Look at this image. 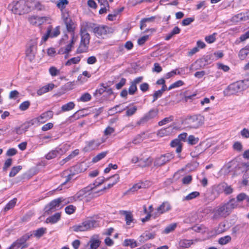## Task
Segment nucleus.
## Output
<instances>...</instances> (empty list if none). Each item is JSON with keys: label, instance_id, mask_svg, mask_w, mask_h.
<instances>
[{"label": "nucleus", "instance_id": "4468645a", "mask_svg": "<svg viewBox=\"0 0 249 249\" xmlns=\"http://www.w3.org/2000/svg\"><path fill=\"white\" fill-rule=\"evenodd\" d=\"M53 111L51 110L47 111L46 112H45L43 113H42L39 116H38L37 118H35V119L33 120L32 121L31 124L33 125L34 124V122H36V121L40 123H44L49 119H50L53 118Z\"/></svg>", "mask_w": 249, "mask_h": 249}, {"label": "nucleus", "instance_id": "9d476101", "mask_svg": "<svg viewBox=\"0 0 249 249\" xmlns=\"http://www.w3.org/2000/svg\"><path fill=\"white\" fill-rule=\"evenodd\" d=\"M158 114V110L157 109H151L137 122V124L141 125L152 120L157 116Z\"/></svg>", "mask_w": 249, "mask_h": 249}, {"label": "nucleus", "instance_id": "13d9d810", "mask_svg": "<svg viewBox=\"0 0 249 249\" xmlns=\"http://www.w3.org/2000/svg\"><path fill=\"white\" fill-rule=\"evenodd\" d=\"M49 72L52 76H55L60 74V71L54 67H51L49 69Z\"/></svg>", "mask_w": 249, "mask_h": 249}, {"label": "nucleus", "instance_id": "680f3d73", "mask_svg": "<svg viewBox=\"0 0 249 249\" xmlns=\"http://www.w3.org/2000/svg\"><path fill=\"white\" fill-rule=\"evenodd\" d=\"M76 208L72 205H70L67 206L65 209V212L69 214L73 213L75 211Z\"/></svg>", "mask_w": 249, "mask_h": 249}, {"label": "nucleus", "instance_id": "412c9836", "mask_svg": "<svg viewBox=\"0 0 249 249\" xmlns=\"http://www.w3.org/2000/svg\"><path fill=\"white\" fill-rule=\"evenodd\" d=\"M54 87L55 85L54 84L52 83H49L38 89L36 92L38 96L42 95V94L52 90Z\"/></svg>", "mask_w": 249, "mask_h": 249}, {"label": "nucleus", "instance_id": "a18cd8bd", "mask_svg": "<svg viewBox=\"0 0 249 249\" xmlns=\"http://www.w3.org/2000/svg\"><path fill=\"white\" fill-rule=\"evenodd\" d=\"M56 3L57 7L62 11L68 4L69 1L68 0H59Z\"/></svg>", "mask_w": 249, "mask_h": 249}, {"label": "nucleus", "instance_id": "c85d7f7f", "mask_svg": "<svg viewBox=\"0 0 249 249\" xmlns=\"http://www.w3.org/2000/svg\"><path fill=\"white\" fill-rule=\"evenodd\" d=\"M147 138V136L144 132L137 135L133 140L132 143L135 144L142 142L143 140Z\"/></svg>", "mask_w": 249, "mask_h": 249}, {"label": "nucleus", "instance_id": "603ef678", "mask_svg": "<svg viewBox=\"0 0 249 249\" xmlns=\"http://www.w3.org/2000/svg\"><path fill=\"white\" fill-rule=\"evenodd\" d=\"M59 156L57 152L56 151V149L54 150H52L50 152H49L46 155V158L47 160H51L52 159H53L57 156Z\"/></svg>", "mask_w": 249, "mask_h": 249}, {"label": "nucleus", "instance_id": "37998d69", "mask_svg": "<svg viewBox=\"0 0 249 249\" xmlns=\"http://www.w3.org/2000/svg\"><path fill=\"white\" fill-rule=\"evenodd\" d=\"M89 244L91 249H97L100 246V241L98 239H91L89 241Z\"/></svg>", "mask_w": 249, "mask_h": 249}, {"label": "nucleus", "instance_id": "ddd939ff", "mask_svg": "<svg viewBox=\"0 0 249 249\" xmlns=\"http://www.w3.org/2000/svg\"><path fill=\"white\" fill-rule=\"evenodd\" d=\"M93 32L97 36H102L112 33L113 29L108 26L102 25L95 27L93 29Z\"/></svg>", "mask_w": 249, "mask_h": 249}, {"label": "nucleus", "instance_id": "5fc2aeb1", "mask_svg": "<svg viewBox=\"0 0 249 249\" xmlns=\"http://www.w3.org/2000/svg\"><path fill=\"white\" fill-rule=\"evenodd\" d=\"M183 84H184V83L182 81L178 80V81L174 83L172 85H171L168 88V90H170L182 86L183 85Z\"/></svg>", "mask_w": 249, "mask_h": 249}, {"label": "nucleus", "instance_id": "6e6552de", "mask_svg": "<svg viewBox=\"0 0 249 249\" xmlns=\"http://www.w3.org/2000/svg\"><path fill=\"white\" fill-rule=\"evenodd\" d=\"M37 49V41L36 39L31 40L27 44L26 50V56L28 59L32 61L35 56Z\"/></svg>", "mask_w": 249, "mask_h": 249}, {"label": "nucleus", "instance_id": "f704fd0d", "mask_svg": "<svg viewBox=\"0 0 249 249\" xmlns=\"http://www.w3.org/2000/svg\"><path fill=\"white\" fill-rule=\"evenodd\" d=\"M228 229V228L225 222H221L216 230V232L217 234H220L226 231Z\"/></svg>", "mask_w": 249, "mask_h": 249}, {"label": "nucleus", "instance_id": "2f4dec72", "mask_svg": "<svg viewBox=\"0 0 249 249\" xmlns=\"http://www.w3.org/2000/svg\"><path fill=\"white\" fill-rule=\"evenodd\" d=\"M123 245L125 247L130 246L131 248H134L138 246L136 241L132 239H125Z\"/></svg>", "mask_w": 249, "mask_h": 249}, {"label": "nucleus", "instance_id": "473e14b6", "mask_svg": "<svg viewBox=\"0 0 249 249\" xmlns=\"http://www.w3.org/2000/svg\"><path fill=\"white\" fill-rule=\"evenodd\" d=\"M123 214L125 215V220L127 225H130L133 222L134 219L131 213L127 211H124Z\"/></svg>", "mask_w": 249, "mask_h": 249}, {"label": "nucleus", "instance_id": "423d86ee", "mask_svg": "<svg viewBox=\"0 0 249 249\" xmlns=\"http://www.w3.org/2000/svg\"><path fill=\"white\" fill-rule=\"evenodd\" d=\"M106 188L99 189V188H83L78 192V197L93 198L103 194Z\"/></svg>", "mask_w": 249, "mask_h": 249}, {"label": "nucleus", "instance_id": "58836bf2", "mask_svg": "<svg viewBox=\"0 0 249 249\" xmlns=\"http://www.w3.org/2000/svg\"><path fill=\"white\" fill-rule=\"evenodd\" d=\"M107 151L102 152L98 154L97 156H96L95 157L93 158V159L92 160V161L93 163H96V162L100 161V160H101L102 159L104 158L107 156Z\"/></svg>", "mask_w": 249, "mask_h": 249}, {"label": "nucleus", "instance_id": "cd10ccee", "mask_svg": "<svg viewBox=\"0 0 249 249\" xmlns=\"http://www.w3.org/2000/svg\"><path fill=\"white\" fill-rule=\"evenodd\" d=\"M125 109L126 107H124L122 104H120L109 109V113L114 114L117 112H121Z\"/></svg>", "mask_w": 249, "mask_h": 249}, {"label": "nucleus", "instance_id": "e2e57ef3", "mask_svg": "<svg viewBox=\"0 0 249 249\" xmlns=\"http://www.w3.org/2000/svg\"><path fill=\"white\" fill-rule=\"evenodd\" d=\"M34 7L35 9L38 11H42L45 9V6L39 1L34 2Z\"/></svg>", "mask_w": 249, "mask_h": 249}, {"label": "nucleus", "instance_id": "39448f33", "mask_svg": "<svg viewBox=\"0 0 249 249\" xmlns=\"http://www.w3.org/2000/svg\"><path fill=\"white\" fill-rule=\"evenodd\" d=\"M69 201L63 197H59L52 200L45 208V213L50 214L55 211L61 209Z\"/></svg>", "mask_w": 249, "mask_h": 249}, {"label": "nucleus", "instance_id": "4be33fe9", "mask_svg": "<svg viewBox=\"0 0 249 249\" xmlns=\"http://www.w3.org/2000/svg\"><path fill=\"white\" fill-rule=\"evenodd\" d=\"M213 56L212 55H207L201 59L197 60L194 64L192 65V66L190 67V69H192L193 66L198 63L205 62V63L203 64V66L211 63L214 60V58H213Z\"/></svg>", "mask_w": 249, "mask_h": 249}, {"label": "nucleus", "instance_id": "6ab92c4d", "mask_svg": "<svg viewBox=\"0 0 249 249\" xmlns=\"http://www.w3.org/2000/svg\"><path fill=\"white\" fill-rule=\"evenodd\" d=\"M107 138L103 137L100 139L93 140L87 142V147L90 150H94L97 148L99 145L104 142Z\"/></svg>", "mask_w": 249, "mask_h": 249}, {"label": "nucleus", "instance_id": "bf43d9fd", "mask_svg": "<svg viewBox=\"0 0 249 249\" xmlns=\"http://www.w3.org/2000/svg\"><path fill=\"white\" fill-rule=\"evenodd\" d=\"M216 34H213V35L206 36L205 38V41L208 43H212L214 42L216 39L215 38Z\"/></svg>", "mask_w": 249, "mask_h": 249}, {"label": "nucleus", "instance_id": "a878e982", "mask_svg": "<svg viewBox=\"0 0 249 249\" xmlns=\"http://www.w3.org/2000/svg\"><path fill=\"white\" fill-rule=\"evenodd\" d=\"M173 131V127L169 126L165 128H163L159 130L157 133L158 136L162 137L165 136L169 135Z\"/></svg>", "mask_w": 249, "mask_h": 249}, {"label": "nucleus", "instance_id": "e433bc0d", "mask_svg": "<svg viewBox=\"0 0 249 249\" xmlns=\"http://www.w3.org/2000/svg\"><path fill=\"white\" fill-rule=\"evenodd\" d=\"M46 231V228H40L33 231V235L37 238L41 237Z\"/></svg>", "mask_w": 249, "mask_h": 249}, {"label": "nucleus", "instance_id": "774afa93", "mask_svg": "<svg viewBox=\"0 0 249 249\" xmlns=\"http://www.w3.org/2000/svg\"><path fill=\"white\" fill-rule=\"evenodd\" d=\"M241 135L245 138H249V129L247 128H244L240 132Z\"/></svg>", "mask_w": 249, "mask_h": 249}, {"label": "nucleus", "instance_id": "0eeeda50", "mask_svg": "<svg viewBox=\"0 0 249 249\" xmlns=\"http://www.w3.org/2000/svg\"><path fill=\"white\" fill-rule=\"evenodd\" d=\"M80 32L81 39L77 52L79 53H82L87 51L90 37L89 34L86 32L85 29H81Z\"/></svg>", "mask_w": 249, "mask_h": 249}, {"label": "nucleus", "instance_id": "7c9ffc66", "mask_svg": "<svg viewBox=\"0 0 249 249\" xmlns=\"http://www.w3.org/2000/svg\"><path fill=\"white\" fill-rule=\"evenodd\" d=\"M193 244L192 240L182 239L179 242V247L184 249L189 248Z\"/></svg>", "mask_w": 249, "mask_h": 249}, {"label": "nucleus", "instance_id": "338daca9", "mask_svg": "<svg viewBox=\"0 0 249 249\" xmlns=\"http://www.w3.org/2000/svg\"><path fill=\"white\" fill-rule=\"evenodd\" d=\"M105 181L104 178L103 177H99L97 178V179L93 183V185L94 187H98V186L101 185Z\"/></svg>", "mask_w": 249, "mask_h": 249}, {"label": "nucleus", "instance_id": "8fccbe9b", "mask_svg": "<svg viewBox=\"0 0 249 249\" xmlns=\"http://www.w3.org/2000/svg\"><path fill=\"white\" fill-rule=\"evenodd\" d=\"M80 57L79 56L73 57L67 61V62L66 63V65L71 66L72 64H77L80 62Z\"/></svg>", "mask_w": 249, "mask_h": 249}, {"label": "nucleus", "instance_id": "a211bd4d", "mask_svg": "<svg viewBox=\"0 0 249 249\" xmlns=\"http://www.w3.org/2000/svg\"><path fill=\"white\" fill-rule=\"evenodd\" d=\"M76 40L77 37L74 36V33H72L70 42L65 47H61L58 51L59 53L64 54L69 53L71 50L72 47Z\"/></svg>", "mask_w": 249, "mask_h": 249}, {"label": "nucleus", "instance_id": "aec40b11", "mask_svg": "<svg viewBox=\"0 0 249 249\" xmlns=\"http://www.w3.org/2000/svg\"><path fill=\"white\" fill-rule=\"evenodd\" d=\"M62 12V19L66 24L67 30L71 32L73 30V28L72 27V22L71 20L69 17V14L67 12H65L63 11V10L61 11Z\"/></svg>", "mask_w": 249, "mask_h": 249}, {"label": "nucleus", "instance_id": "49530a36", "mask_svg": "<svg viewBox=\"0 0 249 249\" xmlns=\"http://www.w3.org/2000/svg\"><path fill=\"white\" fill-rule=\"evenodd\" d=\"M91 99V96L88 92L85 93L81 95L80 98L78 99V101L86 102L90 101Z\"/></svg>", "mask_w": 249, "mask_h": 249}, {"label": "nucleus", "instance_id": "5701e85b", "mask_svg": "<svg viewBox=\"0 0 249 249\" xmlns=\"http://www.w3.org/2000/svg\"><path fill=\"white\" fill-rule=\"evenodd\" d=\"M199 163L197 162H193L187 164L185 168H183L178 171V173L183 172L186 170L188 172L193 171L195 170L198 166Z\"/></svg>", "mask_w": 249, "mask_h": 249}, {"label": "nucleus", "instance_id": "ea45409f", "mask_svg": "<svg viewBox=\"0 0 249 249\" xmlns=\"http://www.w3.org/2000/svg\"><path fill=\"white\" fill-rule=\"evenodd\" d=\"M152 185H153V183L152 182L148 180H145L144 181H140L139 182L134 185L133 187H149L151 186Z\"/></svg>", "mask_w": 249, "mask_h": 249}, {"label": "nucleus", "instance_id": "9b49d317", "mask_svg": "<svg viewBox=\"0 0 249 249\" xmlns=\"http://www.w3.org/2000/svg\"><path fill=\"white\" fill-rule=\"evenodd\" d=\"M33 236L31 233H27L14 242L8 249H16L24 244Z\"/></svg>", "mask_w": 249, "mask_h": 249}, {"label": "nucleus", "instance_id": "0e129e2a", "mask_svg": "<svg viewBox=\"0 0 249 249\" xmlns=\"http://www.w3.org/2000/svg\"><path fill=\"white\" fill-rule=\"evenodd\" d=\"M192 180V177L190 175L187 176L182 179V182L183 185H189Z\"/></svg>", "mask_w": 249, "mask_h": 249}, {"label": "nucleus", "instance_id": "393cba45", "mask_svg": "<svg viewBox=\"0 0 249 249\" xmlns=\"http://www.w3.org/2000/svg\"><path fill=\"white\" fill-rule=\"evenodd\" d=\"M61 217L60 213H55L53 215L48 217L46 220L47 223L54 224L56 223L60 219Z\"/></svg>", "mask_w": 249, "mask_h": 249}, {"label": "nucleus", "instance_id": "f3484780", "mask_svg": "<svg viewBox=\"0 0 249 249\" xmlns=\"http://www.w3.org/2000/svg\"><path fill=\"white\" fill-rule=\"evenodd\" d=\"M173 158V155L171 153L161 155L157 158L155 161V164L157 166H161Z\"/></svg>", "mask_w": 249, "mask_h": 249}, {"label": "nucleus", "instance_id": "f03ea898", "mask_svg": "<svg viewBox=\"0 0 249 249\" xmlns=\"http://www.w3.org/2000/svg\"><path fill=\"white\" fill-rule=\"evenodd\" d=\"M31 3L23 0L14 1L8 5V9L13 14L22 15L31 11Z\"/></svg>", "mask_w": 249, "mask_h": 249}, {"label": "nucleus", "instance_id": "1a4fd4ad", "mask_svg": "<svg viewBox=\"0 0 249 249\" xmlns=\"http://www.w3.org/2000/svg\"><path fill=\"white\" fill-rule=\"evenodd\" d=\"M60 33L59 26L53 28L52 26L48 27L46 33L44 34L41 38V43L46 42L49 37L53 38L57 36Z\"/></svg>", "mask_w": 249, "mask_h": 249}, {"label": "nucleus", "instance_id": "69168bd1", "mask_svg": "<svg viewBox=\"0 0 249 249\" xmlns=\"http://www.w3.org/2000/svg\"><path fill=\"white\" fill-rule=\"evenodd\" d=\"M154 237H155V234L152 233H150V232L144 233L143 235L141 236V238L142 237L143 238H144V239L145 240H149L150 239H153L154 238Z\"/></svg>", "mask_w": 249, "mask_h": 249}, {"label": "nucleus", "instance_id": "3c124183", "mask_svg": "<svg viewBox=\"0 0 249 249\" xmlns=\"http://www.w3.org/2000/svg\"><path fill=\"white\" fill-rule=\"evenodd\" d=\"M22 167L20 165L13 167L10 173H9V176L10 177H13L15 176L17 174L21 169Z\"/></svg>", "mask_w": 249, "mask_h": 249}, {"label": "nucleus", "instance_id": "de8ad7c7", "mask_svg": "<svg viewBox=\"0 0 249 249\" xmlns=\"http://www.w3.org/2000/svg\"><path fill=\"white\" fill-rule=\"evenodd\" d=\"M186 141L188 144L191 145H194L198 142L199 139L197 137H195L193 135H190Z\"/></svg>", "mask_w": 249, "mask_h": 249}, {"label": "nucleus", "instance_id": "72a5a7b5", "mask_svg": "<svg viewBox=\"0 0 249 249\" xmlns=\"http://www.w3.org/2000/svg\"><path fill=\"white\" fill-rule=\"evenodd\" d=\"M119 176L117 174H116L110 177L108 179L109 183L107 185L108 187H111L112 186L115 185L117 184V183L119 181Z\"/></svg>", "mask_w": 249, "mask_h": 249}, {"label": "nucleus", "instance_id": "2eb2a0df", "mask_svg": "<svg viewBox=\"0 0 249 249\" xmlns=\"http://www.w3.org/2000/svg\"><path fill=\"white\" fill-rule=\"evenodd\" d=\"M28 20L30 23L34 26H40L46 21L47 18L44 17L31 16L28 17Z\"/></svg>", "mask_w": 249, "mask_h": 249}, {"label": "nucleus", "instance_id": "09e8293b", "mask_svg": "<svg viewBox=\"0 0 249 249\" xmlns=\"http://www.w3.org/2000/svg\"><path fill=\"white\" fill-rule=\"evenodd\" d=\"M115 131V129L113 127L108 126L104 131V136L103 137L107 138V139L108 137L114 133Z\"/></svg>", "mask_w": 249, "mask_h": 249}, {"label": "nucleus", "instance_id": "052dcab7", "mask_svg": "<svg viewBox=\"0 0 249 249\" xmlns=\"http://www.w3.org/2000/svg\"><path fill=\"white\" fill-rule=\"evenodd\" d=\"M30 105V103L28 101H24L19 105V109L21 110L24 111L28 108Z\"/></svg>", "mask_w": 249, "mask_h": 249}, {"label": "nucleus", "instance_id": "f8f14e48", "mask_svg": "<svg viewBox=\"0 0 249 249\" xmlns=\"http://www.w3.org/2000/svg\"><path fill=\"white\" fill-rule=\"evenodd\" d=\"M188 124L191 128H197L201 126L203 124L202 117L200 116L195 115L188 118Z\"/></svg>", "mask_w": 249, "mask_h": 249}, {"label": "nucleus", "instance_id": "bb28decb", "mask_svg": "<svg viewBox=\"0 0 249 249\" xmlns=\"http://www.w3.org/2000/svg\"><path fill=\"white\" fill-rule=\"evenodd\" d=\"M70 148V145L67 144H64L63 145H61L58 147H56L55 149L58 155H62L65 153Z\"/></svg>", "mask_w": 249, "mask_h": 249}, {"label": "nucleus", "instance_id": "79ce46f5", "mask_svg": "<svg viewBox=\"0 0 249 249\" xmlns=\"http://www.w3.org/2000/svg\"><path fill=\"white\" fill-rule=\"evenodd\" d=\"M17 199L16 198L10 200L7 204V205L5 206V208H4V211H7L12 209L13 208H14L17 203Z\"/></svg>", "mask_w": 249, "mask_h": 249}, {"label": "nucleus", "instance_id": "c756f323", "mask_svg": "<svg viewBox=\"0 0 249 249\" xmlns=\"http://www.w3.org/2000/svg\"><path fill=\"white\" fill-rule=\"evenodd\" d=\"M236 200L237 201V204L238 202L245 201L246 203V205L249 206V197L244 193H241L239 194L237 196V200Z\"/></svg>", "mask_w": 249, "mask_h": 249}, {"label": "nucleus", "instance_id": "4d7b16f0", "mask_svg": "<svg viewBox=\"0 0 249 249\" xmlns=\"http://www.w3.org/2000/svg\"><path fill=\"white\" fill-rule=\"evenodd\" d=\"M30 123H28V124L27 125H26L24 128H17L15 130L16 133L18 134H21L25 132L27 130L29 127L30 126Z\"/></svg>", "mask_w": 249, "mask_h": 249}, {"label": "nucleus", "instance_id": "b1692460", "mask_svg": "<svg viewBox=\"0 0 249 249\" xmlns=\"http://www.w3.org/2000/svg\"><path fill=\"white\" fill-rule=\"evenodd\" d=\"M170 145L173 147H176V151L177 153L179 154L181 152L182 144L179 142V139H176L173 140Z\"/></svg>", "mask_w": 249, "mask_h": 249}, {"label": "nucleus", "instance_id": "864d4df0", "mask_svg": "<svg viewBox=\"0 0 249 249\" xmlns=\"http://www.w3.org/2000/svg\"><path fill=\"white\" fill-rule=\"evenodd\" d=\"M177 227V224L176 223H173L171 224L168 226H167L164 230V232L165 233L168 234L172 231H173Z\"/></svg>", "mask_w": 249, "mask_h": 249}, {"label": "nucleus", "instance_id": "4c0bfd02", "mask_svg": "<svg viewBox=\"0 0 249 249\" xmlns=\"http://www.w3.org/2000/svg\"><path fill=\"white\" fill-rule=\"evenodd\" d=\"M249 53V47H246L243 49H242L239 53V58L243 60L244 59L247 55Z\"/></svg>", "mask_w": 249, "mask_h": 249}, {"label": "nucleus", "instance_id": "c03bdc74", "mask_svg": "<svg viewBox=\"0 0 249 249\" xmlns=\"http://www.w3.org/2000/svg\"><path fill=\"white\" fill-rule=\"evenodd\" d=\"M231 237L229 235H226L224 237H221L218 240L219 244L223 245H226L231 241Z\"/></svg>", "mask_w": 249, "mask_h": 249}, {"label": "nucleus", "instance_id": "a19ab883", "mask_svg": "<svg viewBox=\"0 0 249 249\" xmlns=\"http://www.w3.org/2000/svg\"><path fill=\"white\" fill-rule=\"evenodd\" d=\"M126 115L127 116H130L133 115L136 112L137 107L136 106H132L130 107H126Z\"/></svg>", "mask_w": 249, "mask_h": 249}, {"label": "nucleus", "instance_id": "7ed1b4c3", "mask_svg": "<svg viewBox=\"0 0 249 249\" xmlns=\"http://www.w3.org/2000/svg\"><path fill=\"white\" fill-rule=\"evenodd\" d=\"M100 227L99 221L93 217H89L78 225H74L71 227L73 231H91Z\"/></svg>", "mask_w": 249, "mask_h": 249}, {"label": "nucleus", "instance_id": "c9c22d12", "mask_svg": "<svg viewBox=\"0 0 249 249\" xmlns=\"http://www.w3.org/2000/svg\"><path fill=\"white\" fill-rule=\"evenodd\" d=\"M74 107V103L73 102H70L61 107V110L63 112L68 111L72 110Z\"/></svg>", "mask_w": 249, "mask_h": 249}, {"label": "nucleus", "instance_id": "f257e3e1", "mask_svg": "<svg viewBox=\"0 0 249 249\" xmlns=\"http://www.w3.org/2000/svg\"><path fill=\"white\" fill-rule=\"evenodd\" d=\"M238 205L235 198L230 199L226 202L221 203L213 209V219L217 220L226 218L231 213L233 209L237 207Z\"/></svg>", "mask_w": 249, "mask_h": 249}, {"label": "nucleus", "instance_id": "dca6fc26", "mask_svg": "<svg viewBox=\"0 0 249 249\" xmlns=\"http://www.w3.org/2000/svg\"><path fill=\"white\" fill-rule=\"evenodd\" d=\"M172 209L171 204L168 201L163 202L156 209V215H160L161 214L169 212Z\"/></svg>", "mask_w": 249, "mask_h": 249}, {"label": "nucleus", "instance_id": "20e7f679", "mask_svg": "<svg viewBox=\"0 0 249 249\" xmlns=\"http://www.w3.org/2000/svg\"><path fill=\"white\" fill-rule=\"evenodd\" d=\"M249 86V79H244L230 85L225 92L227 95H231L246 89Z\"/></svg>", "mask_w": 249, "mask_h": 249}, {"label": "nucleus", "instance_id": "6e6d98bb", "mask_svg": "<svg viewBox=\"0 0 249 249\" xmlns=\"http://www.w3.org/2000/svg\"><path fill=\"white\" fill-rule=\"evenodd\" d=\"M199 195V193L197 191L190 193L185 197V199L189 200L196 198Z\"/></svg>", "mask_w": 249, "mask_h": 249}]
</instances>
